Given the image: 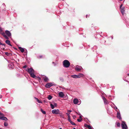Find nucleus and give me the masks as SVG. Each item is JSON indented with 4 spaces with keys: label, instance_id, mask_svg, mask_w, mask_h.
Here are the masks:
<instances>
[{
    "label": "nucleus",
    "instance_id": "24",
    "mask_svg": "<svg viewBox=\"0 0 129 129\" xmlns=\"http://www.w3.org/2000/svg\"><path fill=\"white\" fill-rule=\"evenodd\" d=\"M41 111L42 112V113L44 114H46V112L45 111H43L42 109H41Z\"/></svg>",
    "mask_w": 129,
    "mask_h": 129
},
{
    "label": "nucleus",
    "instance_id": "36",
    "mask_svg": "<svg viewBox=\"0 0 129 129\" xmlns=\"http://www.w3.org/2000/svg\"><path fill=\"white\" fill-rule=\"evenodd\" d=\"M66 114L67 115H68V117L70 116V113L69 114V113H66Z\"/></svg>",
    "mask_w": 129,
    "mask_h": 129
},
{
    "label": "nucleus",
    "instance_id": "13",
    "mask_svg": "<svg viewBox=\"0 0 129 129\" xmlns=\"http://www.w3.org/2000/svg\"><path fill=\"white\" fill-rule=\"evenodd\" d=\"M43 79L45 82H47L48 80V78L45 76H43Z\"/></svg>",
    "mask_w": 129,
    "mask_h": 129
},
{
    "label": "nucleus",
    "instance_id": "49",
    "mask_svg": "<svg viewBox=\"0 0 129 129\" xmlns=\"http://www.w3.org/2000/svg\"><path fill=\"white\" fill-rule=\"evenodd\" d=\"M72 129H75V128H74Z\"/></svg>",
    "mask_w": 129,
    "mask_h": 129
},
{
    "label": "nucleus",
    "instance_id": "25",
    "mask_svg": "<svg viewBox=\"0 0 129 129\" xmlns=\"http://www.w3.org/2000/svg\"><path fill=\"white\" fill-rule=\"evenodd\" d=\"M70 122V123H71L72 125H76V124L74 123L73 122L71 121Z\"/></svg>",
    "mask_w": 129,
    "mask_h": 129
},
{
    "label": "nucleus",
    "instance_id": "4",
    "mask_svg": "<svg viewBox=\"0 0 129 129\" xmlns=\"http://www.w3.org/2000/svg\"><path fill=\"white\" fill-rule=\"evenodd\" d=\"M122 128L123 129H127V126L124 121H122V123L121 124Z\"/></svg>",
    "mask_w": 129,
    "mask_h": 129
},
{
    "label": "nucleus",
    "instance_id": "18",
    "mask_svg": "<svg viewBox=\"0 0 129 129\" xmlns=\"http://www.w3.org/2000/svg\"><path fill=\"white\" fill-rule=\"evenodd\" d=\"M18 49L20 50L22 52H23L24 51V49L23 48H22L21 47H18Z\"/></svg>",
    "mask_w": 129,
    "mask_h": 129
},
{
    "label": "nucleus",
    "instance_id": "20",
    "mask_svg": "<svg viewBox=\"0 0 129 129\" xmlns=\"http://www.w3.org/2000/svg\"><path fill=\"white\" fill-rule=\"evenodd\" d=\"M71 77H72L74 78H77V75H72L71 76Z\"/></svg>",
    "mask_w": 129,
    "mask_h": 129
},
{
    "label": "nucleus",
    "instance_id": "45",
    "mask_svg": "<svg viewBox=\"0 0 129 129\" xmlns=\"http://www.w3.org/2000/svg\"><path fill=\"white\" fill-rule=\"evenodd\" d=\"M39 58H41V57H42V56H39Z\"/></svg>",
    "mask_w": 129,
    "mask_h": 129
},
{
    "label": "nucleus",
    "instance_id": "52",
    "mask_svg": "<svg viewBox=\"0 0 129 129\" xmlns=\"http://www.w3.org/2000/svg\"><path fill=\"white\" fill-rule=\"evenodd\" d=\"M53 63H54V62H53Z\"/></svg>",
    "mask_w": 129,
    "mask_h": 129
},
{
    "label": "nucleus",
    "instance_id": "37",
    "mask_svg": "<svg viewBox=\"0 0 129 129\" xmlns=\"http://www.w3.org/2000/svg\"><path fill=\"white\" fill-rule=\"evenodd\" d=\"M5 54L7 55H8L9 53L8 52H6L5 53Z\"/></svg>",
    "mask_w": 129,
    "mask_h": 129
},
{
    "label": "nucleus",
    "instance_id": "16",
    "mask_svg": "<svg viewBox=\"0 0 129 129\" xmlns=\"http://www.w3.org/2000/svg\"><path fill=\"white\" fill-rule=\"evenodd\" d=\"M84 126L85 127L88 128L89 129H92L90 125H88L87 124H85Z\"/></svg>",
    "mask_w": 129,
    "mask_h": 129
},
{
    "label": "nucleus",
    "instance_id": "41",
    "mask_svg": "<svg viewBox=\"0 0 129 129\" xmlns=\"http://www.w3.org/2000/svg\"><path fill=\"white\" fill-rule=\"evenodd\" d=\"M68 112H72V111H71V110H68Z\"/></svg>",
    "mask_w": 129,
    "mask_h": 129
},
{
    "label": "nucleus",
    "instance_id": "32",
    "mask_svg": "<svg viewBox=\"0 0 129 129\" xmlns=\"http://www.w3.org/2000/svg\"><path fill=\"white\" fill-rule=\"evenodd\" d=\"M117 127H119L120 126V124L119 123H117Z\"/></svg>",
    "mask_w": 129,
    "mask_h": 129
},
{
    "label": "nucleus",
    "instance_id": "28",
    "mask_svg": "<svg viewBox=\"0 0 129 129\" xmlns=\"http://www.w3.org/2000/svg\"><path fill=\"white\" fill-rule=\"evenodd\" d=\"M68 120L69 122L71 121V120L70 119V116L68 117Z\"/></svg>",
    "mask_w": 129,
    "mask_h": 129
},
{
    "label": "nucleus",
    "instance_id": "46",
    "mask_svg": "<svg viewBox=\"0 0 129 129\" xmlns=\"http://www.w3.org/2000/svg\"><path fill=\"white\" fill-rule=\"evenodd\" d=\"M2 30V28H1L0 27V30Z\"/></svg>",
    "mask_w": 129,
    "mask_h": 129
},
{
    "label": "nucleus",
    "instance_id": "42",
    "mask_svg": "<svg viewBox=\"0 0 129 129\" xmlns=\"http://www.w3.org/2000/svg\"><path fill=\"white\" fill-rule=\"evenodd\" d=\"M2 96L1 95H0V99L2 98Z\"/></svg>",
    "mask_w": 129,
    "mask_h": 129
},
{
    "label": "nucleus",
    "instance_id": "5",
    "mask_svg": "<svg viewBox=\"0 0 129 129\" xmlns=\"http://www.w3.org/2000/svg\"><path fill=\"white\" fill-rule=\"evenodd\" d=\"M0 33L6 39H8V38L5 35V33L3 31V30L2 29V30H0Z\"/></svg>",
    "mask_w": 129,
    "mask_h": 129
},
{
    "label": "nucleus",
    "instance_id": "21",
    "mask_svg": "<svg viewBox=\"0 0 129 129\" xmlns=\"http://www.w3.org/2000/svg\"><path fill=\"white\" fill-rule=\"evenodd\" d=\"M35 99L37 100V101L39 103H42V102L41 101H39V99L35 97Z\"/></svg>",
    "mask_w": 129,
    "mask_h": 129
},
{
    "label": "nucleus",
    "instance_id": "31",
    "mask_svg": "<svg viewBox=\"0 0 129 129\" xmlns=\"http://www.w3.org/2000/svg\"><path fill=\"white\" fill-rule=\"evenodd\" d=\"M8 66L9 67V68H13V66H12V65L11 64H9Z\"/></svg>",
    "mask_w": 129,
    "mask_h": 129
},
{
    "label": "nucleus",
    "instance_id": "43",
    "mask_svg": "<svg viewBox=\"0 0 129 129\" xmlns=\"http://www.w3.org/2000/svg\"><path fill=\"white\" fill-rule=\"evenodd\" d=\"M81 117H82V116H80V117H79V118H80V119H82L81 118Z\"/></svg>",
    "mask_w": 129,
    "mask_h": 129
},
{
    "label": "nucleus",
    "instance_id": "7",
    "mask_svg": "<svg viewBox=\"0 0 129 129\" xmlns=\"http://www.w3.org/2000/svg\"><path fill=\"white\" fill-rule=\"evenodd\" d=\"M53 85L52 83H48L45 85V87L47 88H49Z\"/></svg>",
    "mask_w": 129,
    "mask_h": 129
},
{
    "label": "nucleus",
    "instance_id": "1",
    "mask_svg": "<svg viewBox=\"0 0 129 129\" xmlns=\"http://www.w3.org/2000/svg\"><path fill=\"white\" fill-rule=\"evenodd\" d=\"M27 71L28 73L30 74L31 76L33 78H35L36 77V76L34 74V70L32 68H28Z\"/></svg>",
    "mask_w": 129,
    "mask_h": 129
},
{
    "label": "nucleus",
    "instance_id": "14",
    "mask_svg": "<svg viewBox=\"0 0 129 129\" xmlns=\"http://www.w3.org/2000/svg\"><path fill=\"white\" fill-rule=\"evenodd\" d=\"M0 119L4 120L5 121H7L8 120L7 118L6 117H4V116H3V117L0 116Z\"/></svg>",
    "mask_w": 129,
    "mask_h": 129
},
{
    "label": "nucleus",
    "instance_id": "11",
    "mask_svg": "<svg viewBox=\"0 0 129 129\" xmlns=\"http://www.w3.org/2000/svg\"><path fill=\"white\" fill-rule=\"evenodd\" d=\"M117 117L120 119H121V115L119 112H117Z\"/></svg>",
    "mask_w": 129,
    "mask_h": 129
},
{
    "label": "nucleus",
    "instance_id": "26",
    "mask_svg": "<svg viewBox=\"0 0 129 129\" xmlns=\"http://www.w3.org/2000/svg\"><path fill=\"white\" fill-rule=\"evenodd\" d=\"M104 104H108V102L107 100H105V101H104Z\"/></svg>",
    "mask_w": 129,
    "mask_h": 129
},
{
    "label": "nucleus",
    "instance_id": "3",
    "mask_svg": "<svg viewBox=\"0 0 129 129\" xmlns=\"http://www.w3.org/2000/svg\"><path fill=\"white\" fill-rule=\"evenodd\" d=\"M52 113L54 114H60V111L58 109H53L52 111Z\"/></svg>",
    "mask_w": 129,
    "mask_h": 129
},
{
    "label": "nucleus",
    "instance_id": "38",
    "mask_svg": "<svg viewBox=\"0 0 129 129\" xmlns=\"http://www.w3.org/2000/svg\"><path fill=\"white\" fill-rule=\"evenodd\" d=\"M122 4H121V5H120V9L122 7Z\"/></svg>",
    "mask_w": 129,
    "mask_h": 129
},
{
    "label": "nucleus",
    "instance_id": "34",
    "mask_svg": "<svg viewBox=\"0 0 129 129\" xmlns=\"http://www.w3.org/2000/svg\"><path fill=\"white\" fill-rule=\"evenodd\" d=\"M0 115H1L2 116H4V115L2 113H1V112H0Z\"/></svg>",
    "mask_w": 129,
    "mask_h": 129
},
{
    "label": "nucleus",
    "instance_id": "30",
    "mask_svg": "<svg viewBox=\"0 0 129 129\" xmlns=\"http://www.w3.org/2000/svg\"><path fill=\"white\" fill-rule=\"evenodd\" d=\"M82 120V119H77V121L78 122H80Z\"/></svg>",
    "mask_w": 129,
    "mask_h": 129
},
{
    "label": "nucleus",
    "instance_id": "54",
    "mask_svg": "<svg viewBox=\"0 0 129 129\" xmlns=\"http://www.w3.org/2000/svg\"><path fill=\"white\" fill-rule=\"evenodd\" d=\"M0 129H2V128H0Z\"/></svg>",
    "mask_w": 129,
    "mask_h": 129
},
{
    "label": "nucleus",
    "instance_id": "15",
    "mask_svg": "<svg viewBox=\"0 0 129 129\" xmlns=\"http://www.w3.org/2000/svg\"><path fill=\"white\" fill-rule=\"evenodd\" d=\"M83 76L84 75L83 74L80 73L78 75H77V78H80L83 77Z\"/></svg>",
    "mask_w": 129,
    "mask_h": 129
},
{
    "label": "nucleus",
    "instance_id": "17",
    "mask_svg": "<svg viewBox=\"0 0 129 129\" xmlns=\"http://www.w3.org/2000/svg\"><path fill=\"white\" fill-rule=\"evenodd\" d=\"M6 43L8 45H10V46H12V45L10 44V41L9 40H6L5 41Z\"/></svg>",
    "mask_w": 129,
    "mask_h": 129
},
{
    "label": "nucleus",
    "instance_id": "6",
    "mask_svg": "<svg viewBox=\"0 0 129 129\" xmlns=\"http://www.w3.org/2000/svg\"><path fill=\"white\" fill-rule=\"evenodd\" d=\"M73 102L74 104H77L78 105H79L80 104V103L78 101V100L76 98L74 99Z\"/></svg>",
    "mask_w": 129,
    "mask_h": 129
},
{
    "label": "nucleus",
    "instance_id": "2",
    "mask_svg": "<svg viewBox=\"0 0 129 129\" xmlns=\"http://www.w3.org/2000/svg\"><path fill=\"white\" fill-rule=\"evenodd\" d=\"M63 64L64 67L67 68L69 66L70 63L68 60H65L63 62Z\"/></svg>",
    "mask_w": 129,
    "mask_h": 129
},
{
    "label": "nucleus",
    "instance_id": "27",
    "mask_svg": "<svg viewBox=\"0 0 129 129\" xmlns=\"http://www.w3.org/2000/svg\"><path fill=\"white\" fill-rule=\"evenodd\" d=\"M4 126H7L8 125V123L7 122H5L4 124Z\"/></svg>",
    "mask_w": 129,
    "mask_h": 129
},
{
    "label": "nucleus",
    "instance_id": "51",
    "mask_svg": "<svg viewBox=\"0 0 129 129\" xmlns=\"http://www.w3.org/2000/svg\"><path fill=\"white\" fill-rule=\"evenodd\" d=\"M59 129H62L61 128H59Z\"/></svg>",
    "mask_w": 129,
    "mask_h": 129
},
{
    "label": "nucleus",
    "instance_id": "48",
    "mask_svg": "<svg viewBox=\"0 0 129 129\" xmlns=\"http://www.w3.org/2000/svg\"><path fill=\"white\" fill-rule=\"evenodd\" d=\"M88 16V15H86V17H87Z\"/></svg>",
    "mask_w": 129,
    "mask_h": 129
},
{
    "label": "nucleus",
    "instance_id": "9",
    "mask_svg": "<svg viewBox=\"0 0 129 129\" xmlns=\"http://www.w3.org/2000/svg\"><path fill=\"white\" fill-rule=\"evenodd\" d=\"M82 69V67L80 66L77 65L75 67V69L77 71H78L81 70Z\"/></svg>",
    "mask_w": 129,
    "mask_h": 129
},
{
    "label": "nucleus",
    "instance_id": "22",
    "mask_svg": "<svg viewBox=\"0 0 129 129\" xmlns=\"http://www.w3.org/2000/svg\"><path fill=\"white\" fill-rule=\"evenodd\" d=\"M52 98V96L50 95H49L47 98L49 100H51Z\"/></svg>",
    "mask_w": 129,
    "mask_h": 129
},
{
    "label": "nucleus",
    "instance_id": "23",
    "mask_svg": "<svg viewBox=\"0 0 129 129\" xmlns=\"http://www.w3.org/2000/svg\"><path fill=\"white\" fill-rule=\"evenodd\" d=\"M50 106L52 109H53L54 108V105H53L52 104H51L50 105Z\"/></svg>",
    "mask_w": 129,
    "mask_h": 129
},
{
    "label": "nucleus",
    "instance_id": "39",
    "mask_svg": "<svg viewBox=\"0 0 129 129\" xmlns=\"http://www.w3.org/2000/svg\"><path fill=\"white\" fill-rule=\"evenodd\" d=\"M0 45H3L4 44L2 43H1V42L0 41Z\"/></svg>",
    "mask_w": 129,
    "mask_h": 129
},
{
    "label": "nucleus",
    "instance_id": "53",
    "mask_svg": "<svg viewBox=\"0 0 129 129\" xmlns=\"http://www.w3.org/2000/svg\"><path fill=\"white\" fill-rule=\"evenodd\" d=\"M60 88H61V87H60Z\"/></svg>",
    "mask_w": 129,
    "mask_h": 129
},
{
    "label": "nucleus",
    "instance_id": "12",
    "mask_svg": "<svg viewBox=\"0 0 129 129\" xmlns=\"http://www.w3.org/2000/svg\"><path fill=\"white\" fill-rule=\"evenodd\" d=\"M124 7H123L120 9V11L123 15H124Z\"/></svg>",
    "mask_w": 129,
    "mask_h": 129
},
{
    "label": "nucleus",
    "instance_id": "8",
    "mask_svg": "<svg viewBox=\"0 0 129 129\" xmlns=\"http://www.w3.org/2000/svg\"><path fill=\"white\" fill-rule=\"evenodd\" d=\"M5 33L7 35V36L8 37H10L11 36V33L9 31L6 30L5 31Z\"/></svg>",
    "mask_w": 129,
    "mask_h": 129
},
{
    "label": "nucleus",
    "instance_id": "35",
    "mask_svg": "<svg viewBox=\"0 0 129 129\" xmlns=\"http://www.w3.org/2000/svg\"><path fill=\"white\" fill-rule=\"evenodd\" d=\"M103 99L104 100V101L106 100V99L104 97H102Z\"/></svg>",
    "mask_w": 129,
    "mask_h": 129
},
{
    "label": "nucleus",
    "instance_id": "40",
    "mask_svg": "<svg viewBox=\"0 0 129 129\" xmlns=\"http://www.w3.org/2000/svg\"><path fill=\"white\" fill-rule=\"evenodd\" d=\"M27 66L26 65H25V66H24L23 67V68H26V67Z\"/></svg>",
    "mask_w": 129,
    "mask_h": 129
},
{
    "label": "nucleus",
    "instance_id": "19",
    "mask_svg": "<svg viewBox=\"0 0 129 129\" xmlns=\"http://www.w3.org/2000/svg\"><path fill=\"white\" fill-rule=\"evenodd\" d=\"M59 115L61 117L63 118H64V115L61 113H60V114H59Z\"/></svg>",
    "mask_w": 129,
    "mask_h": 129
},
{
    "label": "nucleus",
    "instance_id": "29",
    "mask_svg": "<svg viewBox=\"0 0 129 129\" xmlns=\"http://www.w3.org/2000/svg\"><path fill=\"white\" fill-rule=\"evenodd\" d=\"M59 79L60 81L62 82H63V79L62 77H60L59 78Z\"/></svg>",
    "mask_w": 129,
    "mask_h": 129
},
{
    "label": "nucleus",
    "instance_id": "33",
    "mask_svg": "<svg viewBox=\"0 0 129 129\" xmlns=\"http://www.w3.org/2000/svg\"><path fill=\"white\" fill-rule=\"evenodd\" d=\"M54 107H56L57 106V104L56 103H54Z\"/></svg>",
    "mask_w": 129,
    "mask_h": 129
},
{
    "label": "nucleus",
    "instance_id": "10",
    "mask_svg": "<svg viewBox=\"0 0 129 129\" xmlns=\"http://www.w3.org/2000/svg\"><path fill=\"white\" fill-rule=\"evenodd\" d=\"M59 96L61 98H63L64 96L63 93L62 92H60L58 93Z\"/></svg>",
    "mask_w": 129,
    "mask_h": 129
},
{
    "label": "nucleus",
    "instance_id": "47",
    "mask_svg": "<svg viewBox=\"0 0 129 129\" xmlns=\"http://www.w3.org/2000/svg\"><path fill=\"white\" fill-rule=\"evenodd\" d=\"M73 117H76V116H73Z\"/></svg>",
    "mask_w": 129,
    "mask_h": 129
},
{
    "label": "nucleus",
    "instance_id": "50",
    "mask_svg": "<svg viewBox=\"0 0 129 129\" xmlns=\"http://www.w3.org/2000/svg\"><path fill=\"white\" fill-rule=\"evenodd\" d=\"M128 75L129 76V74H128Z\"/></svg>",
    "mask_w": 129,
    "mask_h": 129
},
{
    "label": "nucleus",
    "instance_id": "44",
    "mask_svg": "<svg viewBox=\"0 0 129 129\" xmlns=\"http://www.w3.org/2000/svg\"><path fill=\"white\" fill-rule=\"evenodd\" d=\"M115 109H117V107H115Z\"/></svg>",
    "mask_w": 129,
    "mask_h": 129
}]
</instances>
